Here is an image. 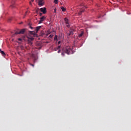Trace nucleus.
<instances>
[{"label": "nucleus", "instance_id": "nucleus-1", "mask_svg": "<svg viewBox=\"0 0 131 131\" xmlns=\"http://www.w3.org/2000/svg\"><path fill=\"white\" fill-rule=\"evenodd\" d=\"M70 52H71V49H70V47H67L64 49L62 50V52L61 53V56H64L65 53L68 55H70Z\"/></svg>", "mask_w": 131, "mask_h": 131}, {"label": "nucleus", "instance_id": "nucleus-2", "mask_svg": "<svg viewBox=\"0 0 131 131\" xmlns=\"http://www.w3.org/2000/svg\"><path fill=\"white\" fill-rule=\"evenodd\" d=\"M28 38V45H30V46H31L32 45V41L34 40V38L30 36H27Z\"/></svg>", "mask_w": 131, "mask_h": 131}, {"label": "nucleus", "instance_id": "nucleus-3", "mask_svg": "<svg viewBox=\"0 0 131 131\" xmlns=\"http://www.w3.org/2000/svg\"><path fill=\"white\" fill-rule=\"evenodd\" d=\"M25 32V29H22L19 32H16L14 34L17 35V34H23Z\"/></svg>", "mask_w": 131, "mask_h": 131}, {"label": "nucleus", "instance_id": "nucleus-4", "mask_svg": "<svg viewBox=\"0 0 131 131\" xmlns=\"http://www.w3.org/2000/svg\"><path fill=\"white\" fill-rule=\"evenodd\" d=\"M45 20H46V17L42 16L40 18V20L39 21V24H41L43 21H45Z\"/></svg>", "mask_w": 131, "mask_h": 131}, {"label": "nucleus", "instance_id": "nucleus-5", "mask_svg": "<svg viewBox=\"0 0 131 131\" xmlns=\"http://www.w3.org/2000/svg\"><path fill=\"white\" fill-rule=\"evenodd\" d=\"M43 5H44L43 0H39L38 5L39 6V7H42Z\"/></svg>", "mask_w": 131, "mask_h": 131}, {"label": "nucleus", "instance_id": "nucleus-6", "mask_svg": "<svg viewBox=\"0 0 131 131\" xmlns=\"http://www.w3.org/2000/svg\"><path fill=\"white\" fill-rule=\"evenodd\" d=\"M40 10L43 14H46L47 13V9H46V8H41Z\"/></svg>", "mask_w": 131, "mask_h": 131}, {"label": "nucleus", "instance_id": "nucleus-7", "mask_svg": "<svg viewBox=\"0 0 131 131\" xmlns=\"http://www.w3.org/2000/svg\"><path fill=\"white\" fill-rule=\"evenodd\" d=\"M83 12H84V9H82L80 10V12L78 13V15L80 16V15H81L82 14V13H83Z\"/></svg>", "mask_w": 131, "mask_h": 131}, {"label": "nucleus", "instance_id": "nucleus-8", "mask_svg": "<svg viewBox=\"0 0 131 131\" xmlns=\"http://www.w3.org/2000/svg\"><path fill=\"white\" fill-rule=\"evenodd\" d=\"M70 35H73V31H70V33H68L67 36H70Z\"/></svg>", "mask_w": 131, "mask_h": 131}, {"label": "nucleus", "instance_id": "nucleus-9", "mask_svg": "<svg viewBox=\"0 0 131 131\" xmlns=\"http://www.w3.org/2000/svg\"><path fill=\"white\" fill-rule=\"evenodd\" d=\"M64 21L66 22V24H69V20H68V18H64Z\"/></svg>", "mask_w": 131, "mask_h": 131}, {"label": "nucleus", "instance_id": "nucleus-10", "mask_svg": "<svg viewBox=\"0 0 131 131\" xmlns=\"http://www.w3.org/2000/svg\"><path fill=\"white\" fill-rule=\"evenodd\" d=\"M0 52L2 55H3V56H6V53H5V52L2 51V49H0Z\"/></svg>", "mask_w": 131, "mask_h": 131}, {"label": "nucleus", "instance_id": "nucleus-11", "mask_svg": "<svg viewBox=\"0 0 131 131\" xmlns=\"http://www.w3.org/2000/svg\"><path fill=\"white\" fill-rule=\"evenodd\" d=\"M60 9L62 10V12H65L66 11V8H64V7H60Z\"/></svg>", "mask_w": 131, "mask_h": 131}, {"label": "nucleus", "instance_id": "nucleus-12", "mask_svg": "<svg viewBox=\"0 0 131 131\" xmlns=\"http://www.w3.org/2000/svg\"><path fill=\"white\" fill-rule=\"evenodd\" d=\"M41 28V26L37 27L36 28V32H37L38 31V30H39Z\"/></svg>", "mask_w": 131, "mask_h": 131}, {"label": "nucleus", "instance_id": "nucleus-13", "mask_svg": "<svg viewBox=\"0 0 131 131\" xmlns=\"http://www.w3.org/2000/svg\"><path fill=\"white\" fill-rule=\"evenodd\" d=\"M30 34H32V35H34V34H35V32L34 31H30Z\"/></svg>", "mask_w": 131, "mask_h": 131}, {"label": "nucleus", "instance_id": "nucleus-14", "mask_svg": "<svg viewBox=\"0 0 131 131\" xmlns=\"http://www.w3.org/2000/svg\"><path fill=\"white\" fill-rule=\"evenodd\" d=\"M82 35H83V32H82L80 34H79L78 35V36H79V37H81V36H82Z\"/></svg>", "mask_w": 131, "mask_h": 131}, {"label": "nucleus", "instance_id": "nucleus-15", "mask_svg": "<svg viewBox=\"0 0 131 131\" xmlns=\"http://www.w3.org/2000/svg\"><path fill=\"white\" fill-rule=\"evenodd\" d=\"M40 9H39V8H37L36 10V13H37V14H38V12H39V10Z\"/></svg>", "mask_w": 131, "mask_h": 131}, {"label": "nucleus", "instance_id": "nucleus-16", "mask_svg": "<svg viewBox=\"0 0 131 131\" xmlns=\"http://www.w3.org/2000/svg\"><path fill=\"white\" fill-rule=\"evenodd\" d=\"M58 39V36L55 35L54 37V40H57Z\"/></svg>", "mask_w": 131, "mask_h": 131}, {"label": "nucleus", "instance_id": "nucleus-17", "mask_svg": "<svg viewBox=\"0 0 131 131\" xmlns=\"http://www.w3.org/2000/svg\"><path fill=\"white\" fill-rule=\"evenodd\" d=\"M58 2H59V0H54V3H55L56 4H58Z\"/></svg>", "mask_w": 131, "mask_h": 131}, {"label": "nucleus", "instance_id": "nucleus-18", "mask_svg": "<svg viewBox=\"0 0 131 131\" xmlns=\"http://www.w3.org/2000/svg\"><path fill=\"white\" fill-rule=\"evenodd\" d=\"M54 37V35H53V34H51L49 36V37H50V38H52V37Z\"/></svg>", "mask_w": 131, "mask_h": 131}, {"label": "nucleus", "instance_id": "nucleus-19", "mask_svg": "<svg viewBox=\"0 0 131 131\" xmlns=\"http://www.w3.org/2000/svg\"><path fill=\"white\" fill-rule=\"evenodd\" d=\"M20 48L21 50H24V47H23V46H20Z\"/></svg>", "mask_w": 131, "mask_h": 131}, {"label": "nucleus", "instance_id": "nucleus-20", "mask_svg": "<svg viewBox=\"0 0 131 131\" xmlns=\"http://www.w3.org/2000/svg\"><path fill=\"white\" fill-rule=\"evenodd\" d=\"M28 13V11H27L26 13H25V14L24 15V18H25V16H26L27 14Z\"/></svg>", "mask_w": 131, "mask_h": 131}, {"label": "nucleus", "instance_id": "nucleus-21", "mask_svg": "<svg viewBox=\"0 0 131 131\" xmlns=\"http://www.w3.org/2000/svg\"><path fill=\"white\" fill-rule=\"evenodd\" d=\"M59 49H61V46H58L57 48V50H59Z\"/></svg>", "mask_w": 131, "mask_h": 131}, {"label": "nucleus", "instance_id": "nucleus-22", "mask_svg": "<svg viewBox=\"0 0 131 131\" xmlns=\"http://www.w3.org/2000/svg\"><path fill=\"white\" fill-rule=\"evenodd\" d=\"M18 40H19V41H22V38H19L18 39Z\"/></svg>", "mask_w": 131, "mask_h": 131}, {"label": "nucleus", "instance_id": "nucleus-23", "mask_svg": "<svg viewBox=\"0 0 131 131\" xmlns=\"http://www.w3.org/2000/svg\"><path fill=\"white\" fill-rule=\"evenodd\" d=\"M30 64L31 65V66H32V67H34V64L31 63H30Z\"/></svg>", "mask_w": 131, "mask_h": 131}, {"label": "nucleus", "instance_id": "nucleus-24", "mask_svg": "<svg viewBox=\"0 0 131 131\" xmlns=\"http://www.w3.org/2000/svg\"><path fill=\"white\" fill-rule=\"evenodd\" d=\"M67 27H68V28L70 27V25H69V24H68V25H67Z\"/></svg>", "mask_w": 131, "mask_h": 131}, {"label": "nucleus", "instance_id": "nucleus-25", "mask_svg": "<svg viewBox=\"0 0 131 131\" xmlns=\"http://www.w3.org/2000/svg\"><path fill=\"white\" fill-rule=\"evenodd\" d=\"M57 53L59 54V53H61V50H59L57 52Z\"/></svg>", "mask_w": 131, "mask_h": 131}, {"label": "nucleus", "instance_id": "nucleus-26", "mask_svg": "<svg viewBox=\"0 0 131 131\" xmlns=\"http://www.w3.org/2000/svg\"><path fill=\"white\" fill-rule=\"evenodd\" d=\"M57 12V9L56 8L54 9V13H56Z\"/></svg>", "mask_w": 131, "mask_h": 131}, {"label": "nucleus", "instance_id": "nucleus-27", "mask_svg": "<svg viewBox=\"0 0 131 131\" xmlns=\"http://www.w3.org/2000/svg\"><path fill=\"white\" fill-rule=\"evenodd\" d=\"M11 20H12V19H11V18H9V19H8V22H10Z\"/></svg>", "mask_w": 131, "mask_h": 131}, {"label": "nucleus", "instance_id": "nucleus-28", "mask_svg": "<svg viewBox=\"0 0 131 131\" xmlns=\"http://www.w3.org/2000/svg\"><path fill=\"white\" fill-rule=\"evenodd\" d=\"M39 15H40V16H42V13H40Z\"/></svg>", "mask_w": 131, "mask_h": 131}, {"label": "nucleus", "instance_id": "nucleus-29", "mask_svg": "<svg viewBox=\"0 0 131 131\" xmlns=\"http://www.w3.org/2000/svg\"><path fill=\"white\" fill-rule=\"evenodd\" d=\"M20 54H21V52H18V55H20Z\"/></svg>", "mask_w": 131, "mask_h": 131}, {"label": "nucleus", "instance_id": "nucleus-30", "mask_svg": "<svg viewBox=\"0 0 131 131\" xmlns=\"http://www.w3.org/2000/svg\"><path fill=\"white\" fill-rule=\"evenodd\" d=\"M30 5H31L32 4L31 3V2H30Z\"/></svg>", "mask_w": 131, "mask_h": 131}, {"label": "nucleus", "instance_id": "nucleus-31", "mask_svg": "<svg viewBox=\"0 0 131 131\" xmlns=\"http://www.w3.org/2000/svg\"><path fill=\"white\" fill-rule=\"evenodd\" d=\"M31 2H34V0H31Z\"/></svg>", "mask_w": 131, "mask_h": 131}, {"label": "nucleus", "instance_id": "nucleus-32", "mask_svg": "<svg viewBox=\"0 0 131 131\" xmlns=\"http://www.w3.org/2000/svg\"><path fill=\"white\" fill-rule=\"evenodd\" d=\"M61 42V41H58V44H60V43Z\"/></svg>", "mask_w": 131, "mask_h": 131}, {"label": "nucleus", "instance_id": "nucleus-33", "mask_svg": "<svg viewBox=\"0 0 131 131\" xmlns=\"http://www.w3.org/2000/svg\"><path fill=\"white\" fill-rule=\"evenodd\" d=\"M30 28H31V29H32V27H30Z\"/></svg>", "mask_w": 131, "mask_h": 131}, {"label": "nucleus", "instance_id": "nucleus-34", "mask_svg": "<svg viewBox=\"0 0 131 131\" xmlns=\"http://www.w3.org/2000/svg\"><path fill=\"white\" fill-rule=\"evenodd\" d=\"M22 23H23L21 22V23H20V24H22Z\"/></svg>", "mask_w": 131, "mask_h": 131}]
</instances>
